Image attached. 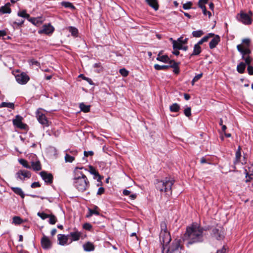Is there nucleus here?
<instances>
[{"label": "nucleus", "instance_id": "obj_44", "mask_svg": "<svg viewBox=\"0 0 253 253\" xmlns=\"http://www.w3.org/2000/svg\"><path fill=\"white\" fill-rule=\"evenodd\" d=\"M75 160V158L73 156H70L68 153H66L65 156V160L66 162L71 163Z\"/></svg>", "mask_w": 253, "mask_h": 253}, {"label": "nucleus", "instance_id": "obj_40", "mask_svg": "<svg viewBox=\"0 0 253 253\" xmlns=\"http://www.w3.org/2000/svg\"><path fill=\"white\" fill-rule=\"evenodd\" d=\"M61 5L66 8H70L73 9H75V7L73 4L69 2L63 1L61 2Z\"/></svg>", "mask_w": 253, "mask_h": 253}, {"label": "nucleus", "instance_id": "obj_10", "mask_svg": "<svg viewBox=\"0 0 253 253\" xmlns=\"http://www.w3.org/2000/svg\"><path fill=\"white\" fill-rule=\"evenodd\" d=\"M15 79L16 81L21 84H26L30 79L29 76L25 73L16 75Z\"/></svg>", "mask_w": 253, "mask_h": 253}, {"label": "nucleus", "instance_id": "obj_8", "mask_svg": "<svg viewBox=\"0 0 253 253\" xmlns=\"http://www.w3.org/2000/svg\"><path fill=\"white\" fill-rule=\"evenodd\" d=\"M40 174L46 184L50 185L52 183L53 176L51 173H48L45 171H42Z\"/></svg>", "mask_w": 253, "mask_h": 253}, {"label": "nucleus", "instance_id": "obj_28", "mask_svg": "<svg viewBox=\"0 0 253 253\" xmlns=\"http://www.w3.org/2000/svg\"><path fill=\"white\" fill-rule=\"evenodd\" d=\"M214 36V34L213 33H209L207 36L204 37L203 38H202L198 42V44H202L204 42H206L208 41L209 38H212Z\"/></svg>", "mask_w": 253, "mask_h": 253}, {"label": "nucleus", "instance_id": "obj_32", "mask_svg": "<svg viewBox=\"0 0 253 253\" xmlns=\"http://www.w3.org/2000/svg\"><path fill=\"white\" fill-rule=\"evenodd\" d=\"M79 106L81 110L84 113H87L90 111V105H86L84 103H81L80 104Z\"/></svg>", "mask_w": 253, "mask_h": 253}, {"label": "nucleus", "instance_id": "obj_56", "mask_svg": "<svg viewBox=\"0 0 253 253\" xmlns=\"http://www.w3.org/2000/svg\"><path fill=\"white\" fill-rule=\"evenodd\" d=\"M208 0H199L198 1V6L201 7V6H205V4L207 3Z\"/></svg>", "mask_w": 253, "mask_h": 253}, {"label": "nucleus", "instance_id": "obj_23", "mask_svg": "<svg viewBox=\"0 0 253 253\" xmlns=\"http://www.w3.org/2000/svg\"><path fill=\"white\" fill-rule=\"evenodd\" d=\"M202 51L201 47L200 44L196 43L194 45L193 51L192 53L190 55V56L198 55L200 54Z\"/></svg>", "mask_w": 253, "mask_h": 253}, {"label": "nucleus", "instance_id": "obj_24", "mask_svg": "<svg viewBox=\"0 0 253 253\" xmlns=\"http://www.w3.org/2000/svg\"><path fill=\"white\" fill-rule=\"evenodd\" d=\"M11 189L12 191L15 193L16 194L20 196L22 198H24L25 197V194L23 192L22 190L19 187H11Z\"/></svg>", "mask_w": 253, "mask_h": 253}, {"label": "nucleus", "instance_id": "obj_41", "mask_svg": "<svg viewBox=\"0 0 253 253\" xmlns=\"http://www.w3.org/2000/svg\"><path fill=\"white\" fill-rule=\"evenodd\" d=\"M242 59L245 60V64L248 65H250L253 61V58L250 56V55L245 56L244 58L242 57Z\"/></svg>", "mask_w": 253, "mask_h": 253}, {"label": "nucleus", "instance_id": "obj_43", "mask_svg": "<svg viewBox=\"0 0 253 253\" xmlns=\"http://www.w3.org/2000/svg\"><path fill=\"white\" fill-rule=\"evenodd\" d=\"M161 232H169L167 229V223L165 221H162L160 224Z\"/></svg>", "mask_w": 253, "mask_h": 253}, {"label": "nucleus", "instance_id": "obj_36", "mask_svg": "<svg viewBox=\"0 0 253 253\" xmlns=\"http://www.w3.org/2000/svg\"><path fill=\"white\" fill-rule=\"evenodd\" d=\"M172 44L173 50L180 49L181 48L182 44L178 41V40L173 41Z\"/></svg>", "mask_w": 253, "mask_h": 253}, {"label": "nucleus", "instance_id": "obj_50", "mask_svg": "<svg viewBox=\"0 0 253 253\" xmlns=\"http://www.w3.org/2000/svg\"><path fill=\"white\" fill-rule=\"evenodd\" d=\"M203 76V74L201 73L195 76L192 81V84L193 85L195 83L198 81Z\"/></svg>", "mask_w": 253, "mask_h": 253}, {"label": "nucleus", "instance_id": "obj_62", "mask_svg": "<svg viewBox=\"0 0 253 253\" xmlns=\"http://www.w3.org/2000/svg\"><path fill=\"white\" fill-rule=\"evenodd\" d=\"M30 62L32 65H36V66L40 65V63L39 62H38L37 61L35 60V59H32L30 61Z\"/></svg>", "mask_w": 253, "mask_h": 253}, {"label": "nucleus", "instance_id": "obj_29", "mask_svg": "<svg viewBox=\"0 0 253 253\" xmlns=\"http://www.w3.org/2000/svg\"><path fill=\"white\" fill-rule=\"evenodd\" d=\"M2 107H6L14 110L15 105L13 103L3 102L0 104V108Z\"/></svg>", "mask_w": 253, "mask_h": 253}, {"label": "nucleus", "instance_id": "obj_2", "mask_svg": "<svg viewBox=\"0 0 253 253\" xmlns=\"http://www.w3.org/2000/svg\"><path fill=\"white\" fill-rule=\"evenodd\" d=\"M171 241V237L169 232H162L160 233V241L162 245V253H180L182 246L180 239H175L172 244L168 247Z\"/></svg>", "mask_w": 253, "mask_h": 253}, {"label": "nucleus", "instance_id": "obj_45", "mask_svg": "<svg viewBox=\"0 0 253 253\" xmlns=\"http://www.w3.org/2000/svg\"><path fill=\"white\" fill-rule=\"evenodd\" d=\"M251 43V40L249 39H244L242 40V43L244 47H248L249 48Z\"/></svg>", "mask_w": 253, "mask_h": 253}, {"label": "nucleus", "instance_id": "obj_11", "mask_svg": "<svg viewBox=\"0 0 253 253\" xmlns=\"http://www.w3.org/2000/svg\"><path fill=\"white\" fill-rule=\"evenodd\" d=\"M13 124L17 127L25 129L26 127V125L22 122V117L19 115L16 116V118L13 120Z\"/></svg>", "mask_w": 253, "mask_h": 253}, {"label": "nucleus", "instance_id": "obj_4", "mask_svg": "<svg viewBox=\"0 0 253 253\" xmlns=\"http://www.w3.org/2000/svg\"><path fill=\"white\" fill-rule=\"evenodd\" d=\"M174 182L172 178H166L163 180L158 181L156 184L157 189L161 192H165L171 194V187Z\"/></svg>", "mask_w": 253, "mask_h": 253}, {"label": "nucleus", "instance_id": "obj_55", "mask_svg": "<svg viewBox=\"0 0 253 253\" xmlns=\"http://www.w3.org/2000/svg\"><path fill=\"white\" fill-rule=\"evenodd\" d=\"M192 5V3L191 2H188L183 4V8L184 9H188L191 8Z\"/></svg>", "mask_w": 253, "mask_h": 253}, {"label": "nucleus", "instance_id": "obj_6", "mask_svg": "<svg viewBox=\"0 0 253 253\" xmlns=\"http://www.w3.org/2000/svg\"><path fill=\"white\" fill-rule=\"evenodd\" d=\"M211 236L212 237L218 240L223 239L224 237L223 228L218 227V228H213L212 230Z\"/></svg>", "mask_w": 253, "mask_h": 253}, {"label": "nucleus", "instance_id": "obj_42", "mask_svg": "<svg viewBox=\"0 0 253 253\" xmlns=\"http://www.w3.org/2000/svg\"><path fill=\"white\" fill-rule=\"evenodd\" d=\"M22 222V219L19 216H14L13 217L12 223L15 224H20Z\"/></svg>", "mask_w": 253, "mask_h": 253}, {"label": "nucleus", "instance_id": "obj_35", "mask_svg": "<svg viewBox=\"0 0 253 253\" xmlns=\"http://www.w3.org/2000/svg\"><path fill=\"white\" fill-rule=\"evenodd\" d=\"M18 15L20 17L25 18L28 20L30 17V15L27 13L26 11L25 10L19 11L18 13Z\"/></svg>", "mask_w": 253, "mask_h": 253}, {"label": "nucleus", "instance_id": "obj_9", "mask_svg": "<svg viewBox=\"0 0 253 253\" xmlns=\"http://www.w3.org/2000/svg\"><path fill=\"white\" fill-rule=\"evenodd\" d=\"M16 176L17 179L24 180L25 178L31 177V173L27 170H20L16 173Z\"/></svg>", "mask_w": 253, "mask_h": 253}, {"label": "nucleus", "instance_id": "obj_63", "mask_svg": "<svg viewBox=\"0 0 253 253\" xmlns=\"http://www.w3.org/2000/svg\"><path fill=\"white\" fill-rule=\"evenodd\" d=\"M169 62L170 64L169 65H168L169 68H172V66L175 64H179L178 63L175 62L174 60H170Z\"/></svg>", "mask_w": 253, "mask_h": 253}, {"label": "nucleus", "instance_id": "obj_27", "mask_svg": "<svg viewBox=\"0 0 253 253\" xmlns=\"http://www.w3.org/2000/svg\"><path fill=\"white\" fill-rule=\"evenodd\" d=\"M83 248L84 250L86 252L92 251L94 249V247L93 244L89 242L84 244Z\"/></svg>", "mask_w": 253, "mask_h": 253}, {"label": "nucleus", "instance_id": "obj_53", "mask_svg": "<svg viewBox=\"0 0 253 253\" xmlns=\"http://www.w3.org/2000/svg\"><path fill=\"white\" fill-rule=\"evenodd\" d=\"M178 65L179 64H175L172 66V68H173V72L176 74H178L179 73V68Z\"/></svg>", "mask_w": 253, "mask_h": 253}, {"label": "nucleus", "instance_id": "obj_59", "mask_svg": "<svg viewBox=\"0 0 253 253\" xmlns=\"http://www.w3.org/2000/svg\"><path fill=\"white\" fill-rule=\"evenodd\" d=\"M247 70L249 75H253V67L250 66V65H248Z\"/></svg>", "mask_w": 253, "mask_h": 253}, {"label": "nucleus", "instance_id": "obj_57", "mask_svg": "<svg viewBox=\"0 0 253 253\" xmlns=\"http://www.w3.org/2000/svg\"><path fill=\"white\" fill-rule=\"evenodd\" d=\"M83 228L84 229H86V230H90L92 228V226H91V225L90 224L88 223H86L84 224Z\"/></svg>", "mask_w": 253, "mask_h": 253}, {"label": "nucleus", "instance_id": "obj_13", "mask_svg": "<svg viewBox=\"0 0 253 253\" xmlns=\"http://www.w3.org/2000/svg\"><path fill=\"white\" fill-rule=\"evenodd\" d=\"M54 30V28L50 24H48V25H44L42 29L39 31V33L47 35L52 33Z\"/></svg>", "mask_w": 253, "mask_h": 253}, {"label": "nucleus", "instance_id": "obj_25", "mask_svg": "<svg viewBox=\"0 0 253 253\" xmlns=\"http://www.w3.org/2000/svg\"><path fill=\"white\" fill-rule=\"evenodd\" d=\"M99 210L98 207H97L96 206H95L93 209H88L89 213L86 215V216L87 217H88L92 216L93 214H96L97 215H99Z\"/></svg>", "mask_w": 253, "mask_h": 253}, {"label": "nucleus", "instance_id": "obj_12", "mask_svg": "<svg viewBox=\"0 0 253 253\" xmlns=\"http://www.w3.org/2000/svg\"><path fill=\"white\" fill-rule=\"evenodd\" d=\"M237 50L242 54V57L244 58L245 56L250 55L251 51L248 47H244L243 44H238L237 46Z\"/></svg>", "mask_w": 253, "mask_h": 253}, {"label": "nucleus", "instance_id": "obj_1", "mask_svg": "<svg viewBox=\"0 0 253 253\" xmlns=\"http://www.w3.org/2000/svg\"><path fill=\"white\" fill-rule=\"evenodd\" d=\"M204 228L196 223H193L186 228L183 240L187 241V245L201 243L204 240Z\"/></svg>", "mask_w": 253, "mask_h": 253}, {"label": "nucleus", "instance_id": "obj_47", "mask_svg": "<svg viewBox=\"0 0 253 253\" xmlns=\"http://www.w3.org/2000/svg\"><path fill=\"white\" fill-rule=\"evenodd\" d=\"M69 31L73 36H77L78 31L77 28L73 27H70L69 28Z\"/></svg>", "mask_w": 253, "mask_h": 253}, {"label": "nucleus", "instance_id": "obj_38", "mask_svg": "<svg viewBox=\"0 0 253 253\" xmlns=\"http://www.w3.org/2000/svg\"><path fill=\"white\" fill-rule=\"evenodd\" d=\"M204 32L202 30L194 31L192 32V36L195 38L201 37L203 34Z\"/></svg>", "mask_w": 253, "mask_h": 253}, {"label": "nucleus", "instance_id": "obj_17", "mask_svg": "<svg viewBox=\"0 0 253 253\" xmlns=\"http://www.w3.org/2000/svg\"><path fill=\"white\" fill-rule=\"evenodd\" d=\"M213 37L209 43V47L211 49L215 48L220 42V37L218 35H216Z\"/></svg>", "mask_w": 253, "mask_h": 253}, {"label": "nucleus", "instance_id": "obj_60", "mask_svg": "<svg viewBox=\"0 0 253 253\" xmlns=\"http://www.w3.org/2000/svg\"><path fill=\"white\" fill-rule=\"evenodd\" d=\"M105 192V189L103 187H100L97 191V195H101L103 194Z\"/></svg>", "mask_w": 253, "mask_h": 253}, {"label": "nucleus", "instance_id": "obj_34", "mask_svg": "<svg viewBox=\"0 0 253 253\" xmlns=\"http://www.w3.org/2000/svg\"><path fill=\"white\" fill-rule=\"evenodd\" d=\"M19 163L22 165L24 168L27 169H31V167L29 165L26 160L23 159L18 160Z\"/></svg>", "mask_w": 253, "mask_h": 253}, {"label": "nucleus", "instance_id": "obj_48", "mask_svg": "<svg viewBox=\"0 0 253 253\" xmlns=\"http://www.w3.org/2000/svg\"><path fill=\"white\" fill-rule=\"evenodd\" d=\"M119 73L124 77H126L128 75V71L125 68L121 69L119 70Z\"/></svg>", "mask_w": 253, "mask_h": 253}, {"label": "nucleus", "instance_id": "obj_49", "mask_svg": "<svg viewBox=\"0 0 253 253\" xmlns=\"http://www.w3.org/2000/svg\"><path fill=\"white\" fill-rule=\"evenodd\" d=\"M184 115L187 117H189L191 115V107H187L185 108L184 110Z\"/></svg>", "mask_w": 253, "mask_h": 253}, {"label": "nucleus", "instance_id": "obj_52", "mask_svg": "<svg viewBox=\"0 0 253 253\" xmlns=\"http://www.w3.org/2000/svg\"><path fill=\"white\" fill-rule=\"evenodd\" d=\"M37 214L39 217H40L42 219H45L48 218L49 216H48L49 214H47L44 212H39Z\"/></svg>", "mask_w": 253, "mask_h": 253}, {"label": "nucleus", "instance_id": "obj_61", "mask_svg": "<svg viewBox=\"0 0 253 253\" xmlns=\"http://www.w3.org/2000/svg\"><path fill=\"white\" fill-rule=\"evenodd\" d=\"M94 153L92 151H84V156L85 157H88V156H92L93 155Z\"/></svg>", "mask_w": 253, "mask_h": 253}, {"label": "nucleus", "instance_id": "obj_37", "mask_svg": "<svg viewBox=\"0 0 253 253\" xmlns=\"http://www.w3.org/2000/svg\"><path fill=\"white\" fill-rule=\"evenodd\" d=\"M154 68L157 70H166L169 68L168 65H160L159 64H155Z\"/></svg>", "mask_w": 253, "mask_h": 253}, {"label": "nucleus", "instance_id": "obj_16", "mask_svg": "<svg viewBox=\"0 0 253 253\" xmlns=\"http://www.w3.org/2000/svg\"><path fill=\"white\" fill-rule=\"evenodd\" d=\"M81 235L82 233L78 231L71 232L69 234H68L69 238H71L70 243H72L73 241H78L80 239Z\"/></svg>", "mask_w": 253, "mask_h": 253}, {"label": "nucleus", "instance_id": "obj_7", "mask_svg": "<svg viewBox=\"0 0 253 253\" xmlns=\"http://www.w3.org/2000/svg\"><path fill=\"white\" fill-rule=\"evenodd\" d=\"M36 114V117L41 124L45 126H49L48 121L45 115L41 112V109L37 110Z\"/></svg>", "mask_w": 253, "mask_h": 253}, {"label": "nucleus", "instance_id": "obj_26", "mask_svg": "<svg viewBox=\"0 0 253 253\" xmlns=\"http://www.w3.org/2000/svg\"><path fill=\"white\" fill-rule=\"evenodd\" d=\"M241 148L239 146L235 154V159L234 162L235 165L238 164L240 161V159L241 157Z\"/></svg>", "mask_w": 253, "mask_h": 253}, {"label": "nucleus", "instance_id": "obj_15", "mask_svg": "<svg viewBox=\"0 0 253 253\" xmlns=\"http://www.w3.org/2000/svg\"><path fill=\"white\" fill-rule=\"evenodd\" d=\"M57 238L59 244L62 246L67 244L68 241L69 239L68 235H65L61 234H59L57 235Z\"/></svg>", "mask_w": 253, "mask_h": 253}, {"label": "nucleus", "instance_id": "obj_54", "mask_svg": "<svg viewBox=\"0 0 253 253\" xmlns=\"http://www.w3.org/2000/svg\"><path fill=\"white\" fill-rule=\"evenodd\" d=\"M177 40L182 45L183 44H186L187 43L188 39L185 38L183 39L182 37H180L177 39Z\"/></svg>", "mask_w": 253, "mask_h": 253}, {"label": "nucleus", "instance_id": "obj_31", "mask_svg": "<svg viewBox=\"0 0 253 253\" xmlns=\"http://www.w3.org/2000/svg\"><path fill=\"white\" fill-rule=\"evenodd\" d=\"M160 54L161 52H160L158 55V57H157L156 59L158 61H161L164 63L168 62L169 59V57L166 55L161 56Z\"/></svg>", "mask_w": 253, "mask_h": 253}, {"label": "nucleus", "instance_id": "obj_51", "mask_svg": "<svg viewBox=\"0 0 253 253\" xmlns=\"http://www.w3.org/2000/svg\"><path fill=\"white\" fill-rule=\"evenodd\" d=\"M228 248L226 246H223V247L217 251L216 253H227Z\"/></svg>", "mask_w": 253, "mask_h": 253}, {"label": "nucleus", "instance_id": "obj_20", "mask_svg": "<svg viewBox=\"0 0 253 253\" xmlns=\"http://www.w3.org/2000/svg\"><path fill=\"white\" fill-rule=\"evenodd\" d=\"M28 21L37 26H40L42 23V21L40 17H30Z\"/></svg>", "mask_w": 253, "mask_h": 253}, {"label": "nucleus", "instance_id": "obj_33", "mask_svg": "<svg viewBox=\"0 0 253 253\" xmlns=\"http://www.w3.org/2000/svg\"><path fill=\"white\" fill-rule=\"evenodd\" d=\"M169 109L171 112H178L180 110V106L175 103L169 106Z\"/></svg>", "mask_w": 253, "mask_h": 253}, {"label": "nucleus", "instance_id": "obj_58", "mask_svg": "<svg viewBox=\"0 0 253 253\" xmlns=\"http://www.w3.org/2000/svg\"><path fill=\"white\" fill-rule=\"evenodd\" d=\"M31 187L32 188H37V187H41V184L39 183V182H34L32 183V184L31 185Z\"/></svg>", "mask_w": 253, "mask_h": 253}, {"label": "nucleus", "instance_id": "obj_64", "mask_svg": "<svg viewBox=\"0 0 253 253\" xmlns=\"http://www.w3.org/2000/svg\"><path fill=\"white\" fill-rule=\"evenodd\" d=\"M169 62L170 64L169 65H168L169 68H172V66L175 64H179L178 63L175 62L174 60H170Z\"/></svg>", "mask_w": 253, "mask_h": 253}, {"label": "nucleus", "instance_id": "obj_21", "mask_svg": "<svg viewBox=\"0 0 253 253\" xmlns=\"http://www.w3.org/2000/svg\"><path fill=\"white\" fill-rule=\"evenodd\" d=\"M147 3L152 7L155 10L159 9V4L158 0H146Z\"/></svg>", "mask_w": 253, "mask_h": 253}, {"label": "nucleus", "instance_id": "obj_46", "mask_svg": "<svg viewBox=\"0 0 253 253\" xmlns=\"http://www.w3.org/2000/svg\"><path fill=\"white\" fill-rule=\"evenodd\" d=\"M200 7L202 9L203 13L205 15H206L207 14H208L209 18L211 16V12L210 11L207 10V9H206V7L205 6H201Z\"/></svg>", "mask_w": 253, "mask_h": 253}, {"label": "nucleus", "instance_id": "obj_3", "mask_svg": "<svg viewBox=\"0 0 253 253\" xmlns=\"http://www.w3.org/2000/svg\"><path fill=\"white\" fill-rule=\"evenodd\" d=\"M83 169V167H76L74 170V186L81 192H83L88 189L90 186V182L86 176L80 170Z\"/></svg>", "mask_w": 253, "mask_h": 253}, {"label": "nucleus", "instance_id": "obj_30", "mask_svg": "<svg viewBox=\"0 0 253 253\" xmlns=\"http://www.w3.org/2000/svg\"><path fill=\"white\" fill-rule=\"evenodd\" d=\"M246 68V64L242 62L240 63L237 66V71L240 74H243L245 72Z\"/></svg>", "mask_w": 253, "mask_h": 253}, {"label": "nucleus", "instance_id": "obj_18", "mask_svg": "<svg viewBox=\"0 0 253 253\" xmlns=\"http://www.w3.org/2000/svg\"><path fill=\"white\" fill-rule=\"evenodd\" d=\"M10 3L9 2L6 3L4 6L0 7V13L1 14H9L11 12L10 8Z\"/></svg>", "mask_w": 253, "mask_h": 253}, {"label": "nucleus", "instance_id": "obj_14", "mask_svg": "<svg viewBox=\"0 0 253 253\" xmlns=\"http://www.w3.org/2000/svg\"><path fill=\"white\" fill-rule=\"evenodd\" d=\"M41 245L43 249L47 250L51 247L52 243L48 237L43 235V237L41 239Z\"/></svg>", "mask_w": 253, "mask_h": 253}, {"label": "nucleus", "instance_id": "obj_19", "mask_svg": "<svg viewBox=\"0 0 253 253\" xmlns=\"http://www.w3.org/2000/svg\"><path fill=\"white\" fill-rule=\"evenodd\" d=\"M89 172L94 175V178L97 179V181L101 180V176L93 167L89 166Z\"/></svg>", "mask_w": 253, "mask_h": 253}, {"label": "nucleus", "instance_id": "obj_5", "mask_svg": "<svg viewBox=\"0 0 253 253\" xmlns=\"http://www.w3.org/2000/svg\"><path fill=\"white\" fill-rule=\"evenodd\" d=\"M253 13L251 11H249L248 13L243 11H241L237 15V18L239 21L245 25H251L252 23V16Z\"/></svg>", "mask_w": 253, "mask_h": 253}, {"label": "nucleus", "instance_id": "obj_22", "mask_svg": "<svg viewBox=\"0 0 253 253\" xmlns=\"http://www.w3.org/2000/svg\"><path fill=\"white\" fill-rule=\"evenodd\" d=\"M30 166L34 171H39L42 169L41 164L39 161L32 162Z\"/></svg>", "mask_w": 253, "mask_h": 253}, {"label": "nucleus", "instance_id": "obj_39", "mask_svg": "<svg viewBox=\"0 0 253 253\" xmlns=\"http://www.w3.org/2000/svg\"><path fill=\"white\" fill-rule=\"evenodd\" d=\"M48 216V218H49V223L52 225L55 224L57 222V218L55 216L52 214H49Z\"/></svg>", "mask_w": 253, "mask_h": 253}]
</instances>
